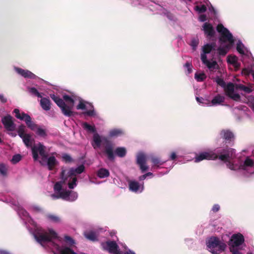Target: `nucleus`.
<instances>
[{
    "mask_svg": "<svg viewBox=\"0 0 254 254\" xmlns=\"http://www.w3.org/2000/svg\"><path fill=\"white\" fill-rule=\"evenodd\" d=\"M34 231L33 235L36 240L42 247H48L55 254H85L83 253L76 254L73 252L69 247L74 245V241L67 236L64 237L62 241L57 234L51 229L47 231L33 224Z\"/></svg>",
    "mask_w": 254,
    "mask_h": 254,
    "instance_id": "obj_1",
    "label": "nucleus"
},
{
    "mask_svg": "<svg viewBox=\"0 0 254 254\" xmlns=\"http://www.w3.org/2000/svg\"><path fill=\"white\" fill-rule=\"evenodd\" d=\"M34 231L33 235L36 240L42 247H48L55 254H85L83 253L76 254L73 252L69 247L74 245V241L67 236L64 237L62 241L57 234L51 229L47 231L33 224Z\"/></svg>",
    "mask_w": 254,
    "mask_h": 254,
    "instance_id": "obj_2",
    "label": "nucleus"
},
{
    "mask_svg": "<svg viewBox=\"0 0 254 254\" xmlns=\"http://www.w3.org/2000/svg\"><path fill=\"white\" fill-rule=\"evenodd\" d=\"M84 170V166L81 165L76 168H70L67 172V175L64 176L65 171L62 172V179L54 185V190L55 193L51 195L53 199L62 198L64 200L73 201L78 197L77 193L73 191L66 190L67 186L69 189H72L76 185V175L80 174Z\"/></svg>",
    "mask_w": 254,
    "mask_h": 254,
    "instance_id": "obj_3",
    "label": "nucleus"
},
{
    "mask_svg": "<svg viewBox=\"0 0 254 254\" xmlns=\"http://www.w3.org/2000/svg\"><path fill=\"white\" fill-rule=\"evenodd\" d=\"M217 30L220 34V46L216 49V53L219 55L224 56L232 47L236 40L233 37L230 32L222 24L217 26Z\"/></svg>",
    "mask_w": 254,
    "mask_h": 254,
    "instance_id": "obj_4",
    "label": "nucleus"
},
{
    "mask_svg": "<svg viewBox=\"0 0 254 254\" xmlns=\"http://www.w3.org/2000/svg\"><path fill=\"white\" fill-rule=\"evenodd\" d=\"M32 152L34 160L38 159L39 153L42 157V160L40 161L41 164L43 165H47L49 170H52L57 163L55 156L57 154L53 153L51 156L47 157L45 154V147L41 143H38L33 146L32 148Z\"/></svg>",
    "mask_w": 254,
    "mask_h": 254,
    "instance_id": "obj_5",
    "label": "nucleus"
},
{
    "mask_svg": "<svg viewBox=\"0 0 254 254\" xmlns=\"http://www.w3.org/2000/svg\"><path fill=\"white\" fill-rule=\"evenodd\" d=\"M50 97L61 108L64 115L67 117L72 115V109L76 100L75 97L64 95L63 98L64 101L55 94H51Z\"/></svg>",
    "mask_w": 254,
    "mask_h": 254,
    "instance_id": "obj_6",
    "label": "nucleus"
},
{
    "mask_svg": "<svg viewBox=\"0 0 254 254\" xmlns=\"http://www.w3.org/2000/svg\"><path fill=\"white\" fill-rule=\"evenodd\" d=\"M215 45L214 44H207L202 47V52L201 54V60L208 68L210 72H215L219 68V65L216 61L208 60L207 55L210 53H215Z\"/></svg>",
    "mask_w": 254,
    "mask_h": 254,
    "instance_id": "obj_7",
    "label": "nucleus"
},
{
    "mask_svg": "<svg viewBox=\"0 0 254 254\" xmlns=\"http://www.w3.org/2000/svg\"><path fill=\"white\" fill-rule=\"evenodd\" d=\"M239 91H243L246 93H249L252 92L251 88L245 86L242 84L235 85L232 83L227 84L226 88V93L231 98L235 101H239L240 100V95Z\"/></svg>",
    "mask_w": 254,
    "mask_h": 254,
    "instance_id": "obj_8",
    "label": "nucleus"
},
{
    "mask_svg": "<svg viewBox=\"0 0 254 254\" xmlns=\"http://www.w3.org/2000/svg\"><path fill=\"white\" fill-rule=\"evenodd\" d=\"M207 249L213 254H218L223 251L226 247V244L217 237H211L206 241Z\"/></svg>",
    "mask_w": 254,
    "mask_h": 254,
    "instance_id": "obj_9",
    "label": "nucleus"
},
{
    "mask_svg": "<svg viewBox=\"0 0 254 254\" xmlns=\"http://www.w3.org/2000/svg\"><path fill=\"white\" fill-rule=\"evenodd\" d=\"M244 242L243 236L240 234H234L230 240V250L233 254H241L238 248Z\"/></svg>",
    "mask_w": 254,
    "mask_h": 254,
    "instance_id": "obj_10",
    "label": "nucleus"
},
{
    "mask_svg": "<svg viewBox=\"0 0 254 254\" xmlns=\"http://www.w3.org/2000/svg\"><path fill=\"white\" fill-rule=\"evenodd\" d=\"M78 100L79 104L76 107L77 110H83L84 114L88 116H94L95 115L93 106L91 103L81 99H78Z\"/></svg>",
    "mask_w": 254,
    "mask_h": 254,
    "instance_id": "obj_11",
    "label": "nucleus"
},
{
    "mask_svg": "<svg viewBox=\"0 0 254 254\" xmlns=\"http://www.w3.org/2000/svg\"><path fill=\"white\" fill-rule=\"evenodd\" d=\"M13 113L15 114V116L17 119L24 121L29 128L33 129V122L31 121V118L29 115L24 112L20 113L19 110L18 109H15L13 111Z\"/></svg>",
    "mask_w": 254,
    "mask_h": 254,
    "instance_id": "obj_12",
    "label": "nucleus"
},
{
    "mask_svg": "<svg viewBox=\"0 0 254 254\" xmlns=\"http://www.w3.org/2000/svg\"><path fill=\"white\" fill-rule=\"evenodd\" d=\"M103 248L112 254H123V253L118 250V247L116 242L108 241L102 244Z\"/></svg>",
    "mask_w": 254,
    "mask_h": 254,
    "instance_id": "obj_13",
    "label": "nucleus"
},
{
    "mask_svg": "<svg viewBox=\"0 0 254 254\" xmlns=\"http://www.w3.org/2000/svg\"><path fill=\"white\" fill-rule=\"evenodd\" d=\"M217 157V155L212 151L204 152L197 155L195 158V162H200L204 159L213 160Z\"/></svg>",
    "mask_w": 254,
    "mask_h": 254,
    "instance_id": "obj_14",
    "label": "nucleus"
},
{
    "mask_svg": "<svg viewBox=\"0 0 254 254\" xmlns=\"http://www.w3.org/2000/svg\"><path fill=\"white\" fill-rule=\"evenodd\" d=\"M2 123L3 124L5 128L9 131H12L15 129V125L12 121V118L10 115H7L1 119Z\"/></svg>",
    "mask_w": 254,
    "mask_h": 254,
    "instance_id": "obj_15",
    "label": "nucleus"
},
{
    "mask_svg": "<svg viewBox=\"0 0 254 254\" xmlns=\"http://www.w3.org/2000/svg\"><path fill=\"white\" fill-rule=\"evenodd\" d=\"M137 163L139 166L140 169L142 172L146 171L148 167L146 165V156L142 153H139L137 155Z\"/></svg>",
    "mask_w": 254,
    "mask_h": 254,
    "instance_id": "obj_16",
    "label": "nucleus"
},
{
    "mask_svg": "<svg viewBox=\"0 0 254 254\" xmlns=\"http://www.w3.org/2000/svg\"><path fill=\"white\" fill-rule=\"evenodd\" d=\"M128 185L129 190L135 193H140L144 189L143 184H139L135 181H130Z\"/></svg>",
    "mask_w": 254,
    "mask_h": 254,
    "instance_id": "obj_17",
    "label": "nucleus"
},
{
    "mask_svg": "<svg viewBox=\"0 0 254 254\" xmlns=\"http://www.w3.org/2000/svg\"><path fill=\"white\" fill-rule=\"evenodd\" d=\"M14 70L18 74L24 78L33 79L36 77L34 73L28 70L23 69L17 67H14Z\"/></svg>",
    "mask_w": 254,
    "mask_h": 254,
    "instance_id": "obj_18",
    "label": "nucleus"
},
{
    "mask_svg": "<svg viewBox=\"0 0 254 254\" xmlns=\"http://www.w3.org/2000/svg\"><path fill=\"white\" fill-rule=\"evenodd\" d=\"M106 138L99 135L98 133H95L93 135V142H92V146L94 149L99 148L101 145V142Z\"/></svg>",
    "mask_w": 254,
    "mask_h": 254,
    "instance_id": "obj_19",
    "label": "nucleus"
},
{
    "mask_svg": "<svg viewBox=\"0 0 254 254\" xmlns=\"http://www.w3.org/2000/svg\"><path fill=\"white\" fill-rule=\"evenodd\" d=\"M202 28L207 36L211 37L213 36L215 32L211 24L206 22L204 23Z\"/></svg>",
    "mask_w": 254,
    "mask_h": 254,
    "instance_id": "obj_20",
    "label": "nucleus"
},
{
    "mask_svg": "<svg viewBox=\"0 0 254 254\" xmlns=\"http://www.w3.org/2000/svg\"><path fill=\"white\" fill-rule=\"evenodd\" d=\"M33 125H34L33 129H31L34 131L36 134L41 137H45L47 135L46 131L45 129L38 126L34 122H33Z\"/></svg>",
    "mask_w": 254,
    "mask_h": 254,
    "instance_id": "obj_21",
    "label": "nucleus"
},
{
    "mask_svg": "<svg viewBox=\"0 0 254 254\" xmlns=\"http://www.w3.org/2000/svg\"><path fill=\"white\" fill-rule=\"evenodd\" d=\"M20 137L27 147H31V148L33 147H32V145L34 142V139L30 134H25Z\"/></svg>",
    "mask_w": 254,
    "mask_h": 254,
    "instance_id": "obj_22",
    "label": "nucleus"
},
{
    "mask_svg": "<svg viewBox=\"0 0 254 254\" xmlns=\"http://www.w3.org/2000/svg\"><path fill=\"white\" fill-rule=\"evenodd\" d=\"M237 50L241 54L244 55H248L249 51L244 46L240 40H238L237 42Z\"/></svg>",
    "mask_w": 254,
    "mask_h": 254,
    "instance_id": "obj_23",
    "label": "nucleus"
},
{
    "mask_svg": "<svg viewBox=\"0 0 254 254\" xmlns=\"http://www.w3.org/2000/svg\"><path fill=\"white\" fill-rule=\"evenodd\" d=\"M17 211L19 216L21 218H22L23 220H26L28 222H33L32 220L29 217L28 212L26 210L23 209L22 208H18Z\"/></svg>",
    "mask_w": 254,
    "mask_h": 254,
    "instance_id": "obj_24",
    "label": "nucleus"
},
{
    "mask_svg": "<svg viewBox=\"0 0 254 254\" xmlns=\"http://www.w3.org/2000/svg\"><path fill=\"white\" fill-rule=\"evenodd\" d=\"M227 62L229 64L232 65L235 69H237L240 66V64L238 62V59L236 56H229L227 57Z\"/></svg>",
    "mask_w": 254,
    "mask_h": 254,
    "instance_id": "obj_25",
    "label": "nucleus"
},
{
    "mask_svg": "<svg viewBox=\"0 0 254 254\" xmlns=\"http://www.w3.org/2000/svg\"><path fill=\"white\" fill-rule=\"evenodd\" d=\"M40 104L43 108L45 111H49L51 108V104L49 99L46 98H42L40 100Z\"/></svg>",
    "mask_w": 254,
    "mask_h": 254,
    "instance_id": "obj_26",
    "label": "nucleus"
},
{
    "mask_svg": "<svg viewBox=\"0 0 254 254\" xmlns=\"http://www.w3.org/2000/svg\"><path fill=\"white\" fill-rule=\"evenodd\" d=\"M224 101V97L223 96L218 95L215 96L212 100L211 103H210V106L211 105L216 106L223 103Z\"/></svg>",
    "mask_w": 254,
    "mask_h": 254,
    "instance_id": "obj_27",
    "label": "nucleus"
},
{
    "mask_svg": "<svg viewBox=\"0 0 254 254\" xmlns=\"http://www.w3.org/2000/svg\"><path fill=\"white\" fill-rule=\"evenodd\" d=\"M220 135L225 140H231L232 138H234L233 133L229 130H222L220 133Z\"/></svg>",
    "mask_w": 254,
    "mask_h": 254,
    "instance_id": "obj_28",
    "label": "nucleus"
},
{
    "mask_svg": "<svg viewBox=\"0 0 254 254\" xmlns=\"http://www.w3.org/2000/svg\"><path fill=\"white\" fill-rule=\"evenodd\" d=\"M109 175V170L105 168H101L97 172V176L100 178H107Z\"/></svg>",
    "mask_w": 254,
    "mask_h": 254,
    "instance_id": "obj_29",
    "label": "nucleus"
},
{
    "mask_svg": "<svg viewBox=\"0 0 254 254\" xmlns=\"http://www.w3.org/2000/svg\"><path fill=\"white\" fill-rule=\"evenodd\" d=\"M84 235L86 238L91 241H95L97 238V235L96 233L93 231L85 232Z\"/></svg>",
    "mask_w": 254,
    "mask_h": 254,
    "instance_id": "obj_30",
    "label": "nucleus"
},
{
    "mask_svg": "<svg viewBox=\"0 0 254 254\" xmlns=\"http://www.w3.org/2000/svg\"><path fill=\"white\" fill-rule=\"evenodd\" d=\"M124 133L122 130L120 129H111L109 133V136L111 137H118L122 135Z\"/></svg>",
    "mask_w": 254,
    "mask_h": 254,
    "instance_id": "obj_31",
    "label": "nucleus"
},
{
    "mask_svg": "<svg viewBox=\"0 0 254 254\" xmlns=\"http://www.w3.org/2000/svg\"><path fill=\"white\" fill-rule=\"evenodd\" d=\"M105 152L109 159L113 160L114 159L113 147L112 145H108L106 147Z\"/></svg>",
    "mask_w": 254,
    "mask_h": 254,
    "instance_id": "obj_32",
    "label": "nucleus"
},
{
    "mask_svg": "<svg viewBox=\"0 0 254 254\" xmlns=\"http://www.w3.org/2000/svg\"><path fill=\"white\" fill-rule=\"evenodd\" d=\"M115 153L119 157H123L126 155L127 151L125 147H120L116 149Z\"/></svg>",
    "mask_w": 254,
    "mask_h": 254,
    "instance_id": "obj_33",
    "label": "nucleus"
},
{
    "mask_svg": "<svg viewBox=\"0 0 254 254\" xmlns=\"http://www.w3.org/2000/svg\"><path fill=\"white\" fill-rule=\"evenodd\" d=\"M83 128L87 131L90 132H95L96 129L94 126H91L87 123H84L82 124Z\"/></svg>",
    "mask_w": 254,
    "mask_h": 254,
    "instance_id": "obj_34",
    "label": "nucleus"
},
{
    "mask_svg": "<svg viewBox=\"0 0 254 254\" xmlns=\"http://www.w3.org/2000/svg\"><path fill=\"white\" fill-rule=\"evenodd\" d=\"M151 161L153 163V167H159L160 166L162 165L164 162L161 161L159 158L155 157H151Z\"/></svg>",
    "mask_w": 254,
    "mask_h": 254,
    "instance_id": "obj_35",
    "label": "nucleus"
},
{
    "mask_svg": "<svg viewBox=\"0 0 254 254\" xmlns=\"http://www.w3.org/2000/svg\"><path fill=\"white\" fill-rule=\"evenodd\" d=\"M206 6H208L207 3L206 2V4H201L200 5H196L194 7V10L196 11L198 13H202L205 12L207 7Z\"/></svg>",
    "mask_w": 254,
    "mask_h": 254,
    "instance_id": "obj_36",
    "label": "nucleus"
},
{
    "mask_svg": "<svg viewBox=\"0 0 254 254\" xmlns=\"http://www.w3.org/2000/svg\"><path fill=\"white\" fill-rule=\"evenodd\" d=\"M195 79L199 82L202 81L206 78V75L204 73H196L194 76Z\"/></svg>",
    "mask_w": 254,
    "mask_h": 254,
    "instance_id": "obj_37",
    "label": "nucleus"
},
{
    "mask_svg": "<svg viewBox=\"0 0 254 254\" xmlns=\"http://www.w3.org/2000/svg\"><path fill=\"white\" fill-rule=\"evenodd\" d=\"M196 100L199 104H201L202 106H210V103L202 98L197 97Z\"/></svg>",
    "mask_w": 254,
    "mask_h": 254,
    "instance_id": "obj_38",
    "label": "nucleus"
},
{
    "mask_svg": "<svg viewBox=\"0 0 254 254\" xmlns=\"http://www.w3.org/2000/svg\"><path fill=\"white\" fill-rule=\"evenodd\" d=\"M47 218L50 221L53 222H59L60 221V219L59 217L56 215L53 214H48L47 216Z\"/></svg>",
    "mask_w": 254,
    "mask_h": 254,
    "instance_id": "obj_39",
    "label": "nucleus"
},
{
    "mask_svg": "<svg viewBox=\"0 0 254 254\" xmlns=\"http://www.w3.org/2000/svg\"><path fill=\"white\" fill-rule=\"evenodd\" d=\"M29 92L32 95L37 96L38 97H42L41 94L38 91V90L34 87L29 88Z\"/></svg>",
    "mask_w": 254,
    "mask_h": 254,
    "instance_id": "obj_40",
    "label": "nucleus"
},
{
    "mask_svg": "<svg viewBox=\"0 0 254 254\" xmlns=\"http://www.w3.org/2000/svg\"><path fill=\"white\" fill-rule=\"evenodd\" d=\"M199 43V40L197 38H193L190 42V46L193 50H195Z\"/></svg>",
    "mask_w": 254,
    "mask_h": 254,
    "instance_id": "obj_41",
    "label": "nucleus"
},
{
    "mask_svg": "<svg viewBox=\"0 0 254 254\" xmlns=\"http://www.w3.org/2000/svg\"><path fill=\"white\" fill-rule=\"evenodd\" d=\"M216 82L218 85L224 88V90L226 92V88L227 86V84L226 85H225V83L224 80L220 78H217L216 79Z\"/></svg>",
    "mask_w": 254,
    "mask_h": 254,
    "instance_id": "obj_42",
    "label": "nucleus"
},
{
    "mask_svg": "<svg viewBox=\"0 0 254 254\" xmlns=\"http://www.w3.org/2000/svg\"><path fill=\"white\" fill-rule=\"evenodd\" d=\"M25 127L23 125H21L18 128V134L20 137L22 136L26 133H25Z\"/></svg>",
    "mask_w": 254,
    "mask_h": 254,
    "instance_id": "obj_43",
    "label": "nucleus"
},
{
    "mask_svg": "<svg viewBox=\"0 0 254 254\" xmlns=\"http://www.w3.org/2000/svg\"><path fill=\"white\" fill-rule=\"evenodd\" d=\"M21 159V156L20 154H16L13 156L11 160V162L13 164H16L20 161Z\"/></svg>",
    "mask_w": 254,
    "mask_h": 254,
    "instance_id": "obj_44",
    "label": "nucleus"
},
{
    "mask_svg": "<svg viewBox=\"0 0 254 254\" xmlns=\"http://www.w3.org/2000/svg\"><path fill=\"white\" fill-rule=\"evenodd\" d=\"M7 168L4 164H0V173L2 175L6 174Z\"/></svg>",
    "mask_w": 254,
    "mask_h": 254,
    "instance_id": "obj_45",
    "label": "nucleus"
},
{
    "mask_svg": "<svg viewBox=\"0 0 254 254\" xmlns=\"http://www.w3.org/2000/svg\"><path fill=\"white\" fill-rule=\"evenodd\" d=\"M62 159H63V161L66 163L70 162L72 161V159H71V157L66 154H64L63 155Z\"/></svg>",
    "mask_w": 254,
    "mask_h": 254,
    "instance_id": "obj_46",
    "label": "nucleus"
},
{
    "mask_svg": "<svg viewBox=\"0 0 254 254\" xmlns=\"http://www.w3.org/2000/svg\"><path fill=\"white\" fill-rule=\"evenodd\" d=\"M30 210L33 212H40L42 210L40 207L34 205L30 206Z\"/></svg>",
    "mask_w": 254,
    "mask_h": 254,
    "instance_id": "obj_47",
    "label": "nucleus"
},
{
    "mask_svg": "<svg viewBox=\"0 0 254 254\" xmlns=\"http://www.w3.org/2000/svg\"><path fill=\"white\" fill-rule=\"evenodd\" d=\"M185 67L187 69L188 74H189L191 72L192 65L191 64H190L189 63H187L185 65Z\"/></svg>",
    "mask_w": 254,
    "mask_h": 254,
    "instance_id": "obj_48",
    "label": "nucleus"
},
{
    "mask_svg": "<svg viewBox=\"0 0 254 254\" xmlns=\"http://www.w3.org/2000/svg\"><path fill=\"white\" fill-rule=\"evenodd\" d=\"M0 101L3 103H4L7 101V99L2 94H0Z\"/></svg>",
    "mask_w": 254,
    "mask_h": 254,
    "instance_id": "obj_49",
    "label": "nucleus"
},
{
    "mask_svg": "<svg viewBox=\"0 0 254 254\" xmlns=\"http://www.w3.org/2000/svg\"><path fill=\"white\" fill-rule=\"evenodd\" d=\"M199 20L200 21L203 22L205 21L206 20V17L205 15L202 14L200 15L199 17Z\"/></svg>",
    "mask_w": 254,
    "mask_h": 254,
    "instance_id": "obj_50",
    "label": "nucleus"
},
{
    "mask_svg": "<svg viewBox=\"0 0 254 254\" xmlns=\"http://www.w3.org/2000/svg\"><path fill=\"white\" fill-rule=\"evenodd\" d=\"M220 207L218 204H215L212 208V210L214 212H217L219 210Z\"/></svg>",
    "mask_w": 254,
    "mask_h": 254,
    "instance_id": "obj_51",
    "label": "nucleus"
},
{
    "mask_svg": "<svg viewBox=\"0 0 254 254\" xmlns=\"http://www.w3.org/2000/svg\"><path fill=\"white\" fill-rule=\"evenodd\" d=\"M176 158V154L175 152H172L170 155V159L174 160Z\"/></svg>",
    "mask_w": 254,
    "mask_h": 254,
    "instance_id": "obj_52",
    "label": "nucleus"
},
{
    "mask_svg": "<svg viewBox=\"0 0 254 254\" xmlns=\"http://www.w3.org/2000/svg\"><path fill=\"white\" fill-rule=\"evenodd\" d=\"M147 177V175H146V174H145L140 176L139 178V179L140 181H142V180L145 179Z\"/></svg>",
    "mask_w": 254,
    "mask_h": 254,
    "instance_id": "obj_53",
    "label": "nucleus"
},
{
    "mask_svg": "<svg viewBox=\"0 0 254 254\" xmlns=\"http://www.w3.org/2000/svg\"><path fill=\"white\" fill-rule=\"evenodd\" d=\"M0 254H10L8 252H7L4 250L0 251Z\"/></svg>",
    "mask_w": 254,
    "mask_h": 254,
    "instance_id": "obj_54",
    "label": "nucleus"
},
{
    "mask_svg": "<svg viewBox=\"0 0 254 254\" xmlns=\"http://www.w3.org/2000/svg\"><path fill=\"white\" fill-rule=\"evenodd\" d=\"M123 254H135L134 252L133 251H131V250H128L127 252L125 253L124 254L123 253Z\"/></svg>",
    "mask_w": 254,
    "mask_h": 254,
    "instance_id": "obj_55",
    "label": "nucleus"
},
{
    "mask_svg": "<svg viewBox=\"0 0 254 254\" xmlns=\"http://www.w3.org/2000/svg\"><path fill=\"white\" fill-rule=\"evenodd\" d=\"M9 134L12 137H15L16 136V133H15L10 132Z\"/></svg>",
    "mask_w": 254,
    "mask_h": 254,
    "instance_id": "obj_56",
    "label": "nucleus"
},
{
    "mask_svg": "<svg viewBox=\"0 0 254 254\" xmlns=\"http://www.w3.org/2000/svg\"><path fill=\"white\" fill-rule=\"evenodd\" d=\"M147 176H153V174L152 173L149 172L146 173Z\"/></svg>",
    "mask_w": 254,
    "mask_h": 254,
    "instance_id": "obj_57",
    "label": "nucleus"
},
{
    "mask_svg": "<svg viewBox=\"0 0 254 254\" xmlns=\"http://www.w3.org/2000/svg\"><path fill=\"white\" fill-rule=\"evenodd\" d=\"M2 142L1 139L0 138V143Z\"/></svg>",
    "mask_w": 254,
    "mask_h": 254,
    "instance_id": "obj_58",
    "label": "nucleus"
}]
</instances>
